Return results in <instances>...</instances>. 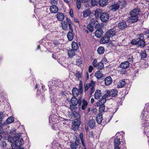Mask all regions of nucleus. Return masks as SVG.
<instances>
[{
	"mask_svg": "<svg viewBox=\"0 0 149 149\" xmlns=\"http://www.w3.org/2000/svg\"><path fill=\"white\" fill-rule=\"evenodd\" d=\"M95 81L91 80L86 84L84 85V92L86 94L91 96L95 91Z\"/></svg>",
	"mask_w": 149,
	"mask_h": 149,
	"instance_id": "nucleus-1",
	"label": "nucleus"
},
{
	"mask_svg": "<svg viewBox=\"0 0 149 149\" xmlns=\"http://www.w3.org/2000/svg\"><path fill=\"white\" fill-rule=\"evenodd\" d=\"M130 43L132 45H137L138 47H139L141 48L144 47L146 45L145 41L142 39H133Z\"/></svg>",
	"mask_w": 149,
	"mask_h": 149,
	"instance_id": "nucleus-2",
	"label": "nucleus"
},
{
	"mask_svg": "<svg viewBox=\"0 0 149 149\" xmlns=\"http://www.w3.org/2000/svg\"><path fill=\"white\" fill-rule=\"evenodd\" d=\"M24 141L22 138H18L16 139L14 144L11 145V147L12 149H17V147H19L23 145L24 143Z\"/></svg>",
	"mask_w": 149,
	"mask_h": 149,
	"instance_id": "nucleus-3",
	"label": "nucleus"
},
{
	"mask_svg": "<svg viewBox=\"0 0 149 149\" xmlns=\"http://www.w3.org/2000/svg\"><path fill=\"white\" fill-rule=\"evenodd\" d=\"M70 102L72 104L74 105H77L78 104L79 107H80L81 105L82 98L80 97L78 100L76 97L73 96L71 99Z\"/></svg>",
	"mask_w": 149,
	"mask_h": 149,
	"instance_id": "nucleus-4",
	"label": "nucleus"
},
{
	"mask_svg": "<svg viewBox=\"0 0 149 149\" xmlns=\"http://www.w3.org/2000/svg\"><path fill=\"white\" fill-rule=\"evenodd\" d=\"M80 124L81 122L79 119H75L72 125V129L74 131H77L78 130Z\"/></svg>",
	"mask_w": 149,
	"mask_h": 149,
	"instance_id": "nucleus-5",
	"label": "nucleus"
},
{
	"mask_svg": "<svg viewBox=\"0 0 149 149\" xmlns=\"http://www.w3.org/2000/svg\"><path fill=\"white\" fill-rule=\"evenodd\" d=\"M102 27L101 25L99 28H95L97 30L95 32V35L97 38H100L103 36L104 32L102 29Z\"/></svg>",
	"mask_w": 149,
	"mask_h": 149,
	"instance_id": "nucleus-6",
	"label": "nucleus"
},
{
	"mask_svg": "<svg viewBox=\"0 0 149 149\" xmlns=\"http://www.w3.org/2000/svg\"><path fill=\"white\" fill-rule=\"evenodd\" d=\"M68 116L70 118H75V119H80L81 117L80 115L75 111L69 112Z\"/></svg>",
	"mask_w": 149,
	"mask_h": 149,
	"instance_id": "nucleus-7",
	"label": "nucleus"
},
{
	"mask_svg": "<svg viewBox=\"0 0 149 149\" xmlns=\"http://www.w3.org/2000/svg\"><path fill=\"white\" fill-rule=\"evenodd\" d=\"M109 18V14L107 13H103L101 15L100 18L102 22H105L108 21Z\"/></svg>",
	"mask_w": 149,
	"mask_h": 149,
	"instance_id": "nucleus-8",
	"label": "nucleus"
},
{
	"mask_svg": "<svg viewBox=\"0 0 149 149\" xmlns=\"http://www.w3.org/2000/svg\"><path fill=\"white\" fill-rule=\"evenodd\" d=\"M89 23L94 26V28H99L100 26L101 25L98 23L97 19L96 18L92 19Z\"/></svg>",
	"mask_w": 149,
	"mask_h": 149,
	"instance_id": "nucleus-9",
	"label": "nucleus"
},
{
	"mask_svg": "<svg viewBox=\"0 0 149 149\" xmlns=\"http://www.w3.org/2000/svg\"><path fill=\"white\" fill-rule=\"evenodd\" d=\"M20 137V134H15L13 136H9L8 137V141L10 142L13 143L15 142L16 139L19 138Z\"/></svg>",
	"mask_w": 149,
	"mask_h": 149,
	"instance_id": "nucleus-10",
	"label": "nucleus"
},
{
	"mask_svg": "<svg viewBox=\"0 0 149 149\" xmlns=\"http://www.w3.org/2000/svg\"><path fill=\"white\" fill-rule=\"evenodd\" d=\"M61 84L62 82H61V80L58 79L55 81L52 80V81H50L48 83V86H57L59 87L61 86Z\"/></svg>",
	"mask_w": 149,
	"mask_h": 149,
	"instance_id": "nucleus-11",
	"label": "nucleus"
},
{
	"mask_svg": "<svg viewBox=\"0 0 149 149\" xmlns=\"http://www.w3.org/2000/svg\"><path fill=\"white\" fill-rule=\"evenodd\" d=\"M115 30V28L111 29L109 30L106 32V35L110 38L115 36L116 34Z\"/></svg>",
	"mask_w": 149,
	"mask_h": 149,
	"instance_id": "nucleus-12",
	"label": "nucleus"
},
{
	"mask_svg": "<svg viewBox=\"0 0 149 149\" xmlns=\"http://www.w3.org/2000/svg\"><path fill=\"white\" fill-rule=\"evenodd\" d=\"M138 20V17L137 16H131L128 18V21L129 22L133 23L137 22Z\"/></svg>",
	"mask_w": 149,
	"mask_h": 149,
	"instance_id": "nucleus-13",
	"label": "nucleus"
},
{
	"mask_svg": "<svg viewBox=\"0 0 149 149\" xmlns=\"http://www.w3.org/2000/svg\"><path fill=\"white\" fill-rule=\"evenodd\" d=\"M102 13V11L100 9H97L95 10L94 15L97 19L100 18L101 15Z\"/></svg>",
	"mask_w": 149,
	"mask_h": 149,
	"instance_id": "nucleus-14",
	"label": "nucleus"
},
{
	"mask_svg": "<svg viewBox=\"0 0 149 149\" xmlns=\"http://www.w3.org/2000/svg\"><path fill=\"white\" fill-rule=\"evenodd\" d=\"M110 38L109 37L107 36V35H106L105 36H104L101 39L100 42L101 43L103 44L107 43L109 41Z\"/></svg>",
	"mask_w": 149,
	"mask_h": 149,
	"instance_id": "nucleus-15",
	"label": "nucleus"
},
{
	"mask_svg": "<svg viewBox=\"0 0 149 149\" xmlns=\"http://www.w3.org/2000/svg\"><path fill=\"white\" fill-rule=\"evenodd\" d=\"M106 101V99L104 97H102L100 100L98 101L96 103V105L97 106H100L101 105H104V104Z\"/></svg>",
	"mask_w": 149,
	"mask_h": 149,
	"instance_id": "nucleus-16",
	"label": "nucleus"
},
{
	"mask_svg": "<svg viewBox=\"0 0 149 149\" xmlns=\"http://www.w3.org/2000/svg\"><path fill=\"white\" fill-rule=\"evenodd\" d=\"M127 26V24L125 22H119L118 24V27L120 29H123Z\"/></svg>",
	"mask_w": 149,
	"mask_h": 149,
	"instance_id": "nucleus-17",
	"label": "nucleus"
},
{
	"mask_svg": "<svg viewBox=\"0 0 149 149\" xmlns=\"http://www.w3.org/2000/svg\"><path fill=\"white\" fill-rule=\"evenodd\" d=\"M112 82V78L110 76L106 77L104 79L105 84L106 86H109L111 84Z\"/></svg>",
	"mask_w": 149,
	"mask_h": 149,
	"instance_id": "nucleus-18",
	"label": "nucleus"
},
{
	"mask_svg": "<svg viewBox=\"0 0 149 149\" xmlns=\"http://www.w3.org/2000/svg\"><path fill=\"white\" fill-rule=\"evenodd\" d=\"M102 95V92L100 90H96L94 94V98L95 99H99Z\"/></svg>",
	"mask_w": 149,
	"mask_h": 149,
	"instance_id": "nucleus-19",
	"label": "nucleus"
},
{
	"mask_svg": "<svg viewBox=\"0 0 149 149\" xmlns=\"http://www.w3.org/2000/svg\"><path fill=\"white\" fill-rule=\"evenodd\" d=\"M81 109L83 110H84L87 108L88 103L84 99H82Z\"/></svg>",
	"mask_w": 149,
	"mask_h": 149,
	"instance_id": "nucleus-20",
	"label": "nucleus"
},
{
	"mask_svg": "<svg viewBox=\"0 0 149 149\" xmlns=\"http://www.w3.org/2000/svg\"><path fill=\"white\" fill-rule=\"evenodd\" d=\"M56 17L58 20L63 21L64 19L65 16L63 13L59 12L57 13Z\"/></svg>",
	"mask_w": 149,
	"mask_h": 149,
	"instance_id": "nucleus-21",
	"label": "nucleus"
},
{
	"mask_svg": "<svg viewBox=\"0 0 149 149\" xmlns=\"http://www.w3.org/2000/svg\"><path fill=\"white\" fill-rule=\"evenodd\" d=\"M73 31H69L67 34V37L68 40L71 41L73 39L74 37Z\"/></svg>",
	"mask_w": 149,
	"mask_h": 149,
	"instance_id": "nucleus-22",
	"label": "nucleus"
},
{
	"mask_svg": "<svg viewBox=\"0 0 149 149\" xmlns=\"http://www.w3.org/2000/svg\"><path fill=\"white\" fill-rule=\"evenodd\" d=\"M129 63L128 61H125L120 65V67L124 69L127 68L129 66Z\"/></svg>",
	"mask_w": 149,
	"mask_h": 149,
	"instance_id": "nucleus-23",
	"label": "nucleus"
},
{
	"mask_svg": "<svg viewBox=\"0 0 149 149\" xmlns=\"http://www.w3.org/2000/svg\"><path fill=\"white\" fill-rule=\"evenodd\" d=\"M119 6H120L118 4H114L111 6L110 8L111 10L115 11L118 9Z\"/></svg>",
	"mask_w": 149,
	"mask_h": 149,
	"instance_id": "nucleus-24",
	"label": "nucleus"
},
{
	"mask_svg": "<svg viewBox=\"0 0 149 149\" xmlns=\"http://www.w3.org/2000/svg\"><path fill=\"white\" fill-rule=\"evenodd\" d=\"M50 10L53 13H56L58 11V8L56 5H53L50 7Z\"/></svg>",
	"mask_w": 149,
	"mask_h": 149,
	"instance_id": "nucleus-25",
	"label": "nucleus"
},
{
	"mask_svg": "<svg viewBox=\"0 0 149 149\" xmlns=\"http://www.w3.org/2000/svg\"><path fill=\"white\" fill-rule=\"evenodd\" d=\"M108 0H99L98 3L101 7H104L106 6L107 4Z\"/></svg>",
	"mask_w": 149,
	"mask_h": 149,
	"instance_id": "nucleus-26",
	"label": "nucleus"
},
{
	"mask_svg": "<svg viewBox=\"0 0 149 149\" xmlns=\"http://www.w3.org/2000/svg\"><path fill=\"white\" fill-rule=\"evenodd\" d=\"M88 124L91 128H93L95 126V121L93 119H91L89 121Z\"/></svg>",
	"mask_w": 149,
	"mask_h": 149,
	"instance_id": "nucleus-27",
	"label": "nucleus"
},
{
	"mask_svg": "<svg viewBox=\"0 0 149 149\" xmlns=\"http://www.w3.org/2000/svg\"><path fill=\"white\" fill-rule=\"evenodd\" d=\"M103 76V75L102 72L100 71H97L95 74V76L98 79H101Z\"/></svg>",
	"mask_w": 149,
	"mask_h": 149,
	"instance_id": "nucleus-28",
	"label": "nucleus"
},
{
	"mask_svg": "<svg viewBox=\"0 0 149 149\" xmlns=\"http://www.w3.org/2000/svg\"><path fill=\"white\" fill-rule=\"evenodd\" d=\"M72 93L73 96H78L79 94L78 89L76 87L73 88L72 90Z\"/></svg>",
	"mask_w": 149,
	"mask_h": 149,
	"instance_id": "nucleus-29",
	"label": "nucleus"
},
{
	"mask_svg": "<svg viewBox=\"0 0 149 149\" xmlns=\"http://www.w3.org/2000/svg\"><path fill=\"white\" fill-rule=\"evenodd\" d=\"M110 96L114 97L117 95L118 93V91L116 89H113L110 90Z\"/></svg>",
	"mask_w": 149,
	"mask_h": 149,
	"instance_id": "nucleus-30",
	"label": "nucleus"
},
{
	"mask_svg": "<svg viewBox=\"0 0 149 149\" xmlns=\"http://www.w3.org/2000/svg\"><path fill=\"white\" fill-rule=\"evenodd\" d=\"M139 12V10L138 8H135L131 11L130 15L131 16H137Z\"/></svg>",
	"mask_w": 149,
	"mask_h": 149,
	"instance_id": "nucleus-31",
	"label": "nucleus"
},
{
	"mask_svg": "<svg viewBox=\"0 0 149 149\" xmlns=\"http://www.w3.org/2000/svg\"><path fill=\"white\" fill-rule=\"evenodd\" d=\"M61 26L63 29L66 30L68 26L67 22L65 21H62L61 23Z\"/></svg>",
	"mask_w": 149,
	"mask_h": 149,
	"instance_id": "nucleus-32",
	"label": "nucleus"
},
{
	"mask_svg": "<svg viewBox=\"0 0 149 149\" xmlns=\"http://www.w3.org/2000/svg\"><path fill=\"white\" fill-rule=\"evenodd\" d=\"M114 142V147H120L119 146L120 143V141L119 139L118 138H115Z\"/></svg>",
	"mask_w": 149,
	"mask_h": 149,
	"instance_id": "nucleus-33",
	"label": "nucleus"
},
{
	"mask_svg": "<svg viewBox=\"0 0 149 149\" xmlns=\"http://www.w3.org/2000/svg\"><path fill=\"white\" fill-rule=\"evenodd\" d=\"M126 84L125 79H123L119 81L118 87L119 88H122Z\"/></svg>",
	"mask_w": 149,
	"mask_h": 149,
	"instance_id": "nucleus-34",
	"label": "nucleus"
},
{
	"mask_svg": "<svg viewBox=\"0 0 149 149\" xmlns=\"http://www.w3.org/2000/svg\"><path fill=\"white\" fill-rule=\"evenodd\" d=\"M104 51V49L103 47H99L97 50V53L100 54H103Z\"/></svg>",
	"mask_w": 149,
	"mask_h": 149,
	"instance_id": "nucleus-35",
	"label": "nucleus"
},
{
	"mask_svg": "<svg viewBox=\"0 0 149 149\" xmlns=\"http://www.w3.org/2000/svg\"><path fill=\"white\" fill-rule=\"evenodd\" d=\"M72 49L76 51L78 48L77 44L74 41L72 42Z\"/></svg>",
	"mask_w": 149,
	"mask_h": 149,
	"instance_id": "nucleus-36",
	"label": "nucleus"
},
{
	"mask_svg": "<svg viewBox=\"0 0 149 149\" xmlns=\"http://www.w3.org/2000/svg\"><path fill=\"white\" fill-rule=\"evenodd\" d=\"M76 50L74 49H70L68 51V54L69 57H72L75 55V52Z\"/></svg>",
	"mask_w": 149,
	"mask_h": 149,
	"instance_id": "nucleus-37",
	"label": "nucleus"
},
{
	"mask_svg": "<svg viewBox=\"0 0 149 149\" xmlns=\"http://www.w3.org/2000/svg\"><path fill=\"white\" fill-rule=\"evenodd\" d=\"M103 60H104V59L102 60L100 62L98 63L97 65V67H96L99 70L102 69L104 67V64L102 62V61Z\"/></svg>",
	"mask_w": 149,
	"mask_h": 149,
	"instance_id": "nucleus-38",
	"label": "nucleus"
},
{
	"mask_svg": "<svg viewBox=\"0 0 149 149\" xmlns=\"http://www.w3.org/2000/svg\"><path fill=\"white\" fill-rule=\"evenodd\" d=\"M96 119L98 123H101L102 121V114L98 115L96 117Z\"/></svg>",
	"mask_w": 149,
	"mask_h": 149,
	"instance_id": "nucleus-39",
	"label": "nucleus"
},
{
	"mask_svg": "<svg viewBox=\"0 0 149 149\" xmlns=\"http://www.w3.org/2000/svg\"><path fill=\"white\" fill-rule=\"evenodd\" d=\"M78 143L75 141L72 142L70 145V148L72 149H76L77 147Z\"/></svg>",
	"mask_w": 149,
	"mask_h": 149,
	"instance_id": "nucleus-40",
	"label": "nucleus"
},
{
	"mask_svg": "<svg viewBox=\"0 0 149 149\" xmlns=\"http://www.w3.org/2000/svg\"><path fill=\"white\" fill-rule=\"evenodd\" d=\"M91 11L89 9L86 10L85 11L82 12L83 15L84 17H86L88 16L91 13Z\"/></svg>",
	"mask_w": 149,
	"mask_h": 149,
	"instance_id": "nucleus-41",
	"label": "nucleus"
},
{
	"mask_svg": "<svg viewBox=\"0 0 149 149\" xmlns=\"http://www.w3.org/2000/svg\"><path fill=\"white\" fill-rule=\"evenodd\" d=\"M76 65L78 66H81L82 64V61L81 58H79L77 59Z\"/></svg>",
	"mask_w": 149,
	"mask_h": 149,
	"instance_id": "nucleus-42",
	"label": "nucleus"
},
{
	"mask_svg": "<svg viewBox=\"0 0 149 149\" xmlns=\"http://www.w3.org/2000/svg\"><path fill=\"white\" fill-rule=\"evenodd\" d=\"M14 121V119L13 117L10 116L6 120L7 123L9 124L13 123Z\"/></svg>",
	"mask_w": 149,
	"mask_h": 149,
	"instance_id": "nucleus-43",
	"label": "nucleus"
},
{
	"mask_svg": "<svg viewBox=\"0 0 149 149\" xmlns=\"http://www.w3.org/2000/svg\"><path fill=\"white\" fill-rule=\"evenodd\" d=\"M140 55L141 58L144 59L147 56V54L145 51L144 50L141 52Z\"/></svg>",
	"mask_w": 149,
	"mask_h": 149,
	"instance_id": "nucleus-44",
	"label": "nucleus"
},
{
	"mask_svg": "<svg viewBox=\"0 0 149 149\" xmlns=\"http://www.w3.org/2000/svg\"><path fill=\"white\" fill-rule=\"evenodd\" d=\"M99 107V111L100 113H102L104 111L105 109V106L104 105H101Z\"/></svg>",
	"mask_w": 149,
	"mask_h": 149,
	"instance_id": "nucleus-45",
	"label": "nucleus"
},
{
	"mask_svg": "<svg viewBox=\"0 0 149 149\" xmlns=\"http://www.w3.org/2000/svg\"><path fill=\"white\" fill-rule=\"evenodd\" d=\"M108 96H110V90H107L105 92V94L102 96V97L105 98L107 97Z\"/></svg>",
	"mask_w": 149,
	"mask_h": 149,
	"instance_id": "nucleus-46",
	"label": "nucleus"
},
{
	"mask_svg": "<svg viewBox=\"0 0 149 149\" xmlns=\"http://www.w3.org/2000/svg\"><path fill=\"white\" fill-rule=\"evenodd\" d=\"M93 26H94L91 25V24L89 23L87 26V28L90 32H92L93 31Z\"/></svg>",
	"mask_w": 149,
	"mask_h": 149,
	"instance_id": "nucleus-47",
	"label": "nucleus"
},
{
	"mask_svg": "<svg viewBox=\"0 0 149 149\" xmlns=\"http://www.w3.org/2000/svg\"><path fill=\"white\" fill-rule=\"evenodd\" d=\"M7 146V143H6L5 141H2L0 144V146L3 148H6Z\"/></svg>",
	"mask_w": 149,
	"mask_h": 149,
	"instance_id": "nucleus-48",
	"label": "nucleus"
},
{
	"mask_svg": "<svg viewBox=\"0 0 149 149\" xmlns=\"http://www.w3.org/2000/svg\"><path fill=\"white\" fill-rule=\"evenodd\" d=\"M81 0H76V6L77 8L79 9L81 7Z\"/></svg>",
	"mask_w": 149,
	"mask_h": 149,
	"instance_id": "nucleus-49",
	"label": "nucleus"
},
{
	"mask_svg": "<svg viewBox=\"0 0 149 149\" xmlns=\"http://www.w3.org/2000/svg\"><path fill=\"white\" fill-rule=\"evenodd\" d=\"M79 136L82 145L84 147L85 146V145L84 143V141L83 138V133H80Z\"/></svg>",
	"mask_w": 149,
	"mask_h": 149,
	"instance_id": "nucleus-50",
	"label": "nucleus"
},
{
	"mask_svg": "<svg viewBox=\"0 0 149 149\" xmlns=\"http://www.w3.org/2000/svg\"><path fill=\"white\" fill-rule=\"evenodd\" d=\"M91 3L92 6H97L98 3L97 2L96 0H91Z\"/></svg>",
	"mask_w": 149,
	"mask_h": 149,
	"instance_id": "nucleus-51",
	"label": "nucleus"
},
{
	"mask_svg": "<svg viewBox=\"0 0 149 149\" xmlns=\"http://www.w3.org/2000/svg\"><path fill=\"white\" fill-rule=\"evenodd\" d=\"M144 35L147 38H149V30H147L143 32Z\"/></svg>",
	"mask_w": 149,
	"mask_h": 149,
	"instance_id": "nucleus-52",
	"label": "nucleus"
},
{
	"mask_svg": "<svg viewBox=\"0 0 149 149\" xmlns=\"http://www.w3.org/2000/svg\"><path fill=\"white\" fill-rule=\"evenodd\" d=\"M93 67L95 68L96 67H97V65L98 63L97 62V60L95 59H94L93 61Z\"/></svg>",
	"mask_w": 149,
	"mask_h": 149,
	"instance_id": "nucleus-53",
	"label": "nucleus"
},
{
	"mask_svg": "<svg viewBox=\"0 0 149 149\" xmlns=\"http://www.w3.org/2000/svg\"><path fill=\"white\" fill-rule=\"evenodd\" d=\"M144 34H142L141 33L140 34H139L138 35V37L137 39H141V40H143L144 38Z\"/></svg>",
	"mask_w": 149,
	"mask_h": 149,
	"instance_id": "nucleus-54",
	"label": "nucleus"
},
{
	"mask_svg": "<svg viewBox=\"0 0 149 149\" xmlns=\"http://www.w3.org/2000/svg\"><path fill=\"white\" fill-rule=\"evenodd\" d=\"M50 2L53 5H56L57 4L58 1L57 0H51Z\"/></svg>",
	"mask_w": 149,
	"mask_h": 149,
	"instance_id": "nucleus-55",
	"label": "nucleus"
},
{
	"mask_svg": "<svg viewBox=\"0 0 149 149\" xmlns=\"http://www.w3.org/2000/svg\"><path fill=\"white\" fill-rule=\"evenodd\" d=\"M53 42L56 46H57L58 45L60 44L59 41L58 40H54L53 41Z\"/></svg>",
	"mask_w": 149,
	"mask_h": 149,
	"instance_id": "nucleus-56",
	"label": "nucleus"
},
{
	"mask_svg": "<svg viewBox=\"0 0 149 149\" xmlns=\"http://www.w3.org/2000/svg\"><path fill=\"white\" fill-rule=\"evenodd\" d=\"M133 58L132 56L130 55L128 56V61L129 62L132 63L133 61Z\"/></svg>",
	"mask_w": 149,
	"mask_h": 149,
	"instance_id": "nucleus-57",
	"label": "nucleus"
},
{
	"mask_svg": "<svg viewBox=\"0 0 149 149\" xmlns=\"http://www.w3.org/2000/svg\"><path fill=\"white\" fill-rule=\"evenodd\" d=\"M69 14L70 16L72 17L74 16L73 15V10L72 9H70V10L69 12Z\"/></svg>",
	"mask_w": 149,
	"mask_h": 149,
	"instance_id": "nucleus-58",
	"label": "nucleus"
},
{
	"mask_svg": "<svg viewBox=\"0 0 149 149\" xmlns=\"http://www.w3.org/2000/svg\"><path fill=\"white\" fill-rule=\"evenodd\" d=\"M76 105H74L72 104L70 105V109L71 110H74L75 109V106Z\"/></svg>",
	"mask_w": 149,
	"mask_h": 149,
	"instance_id": "nucleus-59",
	"label": "nucleus"
},
{
	"mask_svg": "<svg viewBox=\"0 0 149 149\" xmlns=\"http://www.w3.org/2000/svg\"><path fill=\"white\" fill-rule=\"evenodd\" d=\"M76 76L78 78H80L81 77V74L79 72H78L76 74Z\"/></svg>",
	"mask_w": 149,
	"mask_h": 149,
	"instance_id": "nucleus-60",
	"label": "nucleus"
},
{
	"mask_svg": "<svg viewBox=\"0 0 149 149\" xmlns=\"http://www.w3.org/2000/svg\"><path fill=\"white\" fill-rule=\"evenodd\" d=\"M93 69V68L92 66L90 65L88 68V70L89 72H92V70Z\"/></svg>",
	"mask_w": 149,
	"mask_h": 149,
	"instance_id": "nucleus-61",
	"label": "nucleus"
},
{
	"mask_svg": "<svg viewBox=\"0 0 149 149\" xmlns=\"http://www.w3.org/2000/svg\"><path fill=\"white\" fill-rule=\"evenodd\" d=\"M69 29H70L69 31H73V28L72 27V24L68 25Z\"/></svg>",
	"mask_w": 149,
	"mask_h": 149,
	"instance_id": "nucleus-62",
	"label": "nucleus"
},
{
	"mask_svg": "<svg viewBox=\"0 0 149 149\" xmlns=\"http://www.w3.org/2000/svg\"><path fill=\"white\" fill-rule=\"evenodd\" d=\"M83 88L82 83L81 81L79 82V88Z\"/></svg>",
	"mask_w": 149,
	"mask_h": 149,
	"instance_id": "nucleus-63",
	"label": "nucleus"
},
{
	"mask_svg": "<svg viewBox=\"0 0 149 149\" xmlns=\"http://www.w3.org/2000/svg\"><path fill=\"white\" fill-rule=\"evenodd\" d=\"M121 3H122V5H123V6H125L126 4V1L125 0H123L121 1Z\"/></svg>",
	"mask_w": 149,
	"mask_h": 149,
	"instance_id": "nucleus-64",
	"label": "nucleus"
}]
</instances>
